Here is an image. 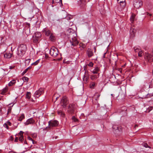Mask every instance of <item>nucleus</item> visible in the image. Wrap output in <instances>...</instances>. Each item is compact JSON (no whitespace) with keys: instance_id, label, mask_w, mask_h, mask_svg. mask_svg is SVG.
Segmentation results:
<instances>
[{"instance_id":"nucleus-63","label":"nucleus","mask_w":153,"mask_h":153,"mask_svg":"<svg viewBox=\"0 0 153 153\" xmlns=\"http://www.w3.org/2000/svg\"><path fill=\"white\" fill-rule=\"evenodd\" d=\"M149 15H150V16H151V14H149Z\"/></svg>"},{"instance_id":"nucleus-53","label":"nucleus","mask_w":153,"mask_h":153,"mask_svg":"<svg viewBox=\"0 0 153 153\" xmlns=\"http://www.w3.org/2000/svg\"><path fill=\"white\" fill-rule=\"evenodd\" d=\"M24 143L26 144H27V142L26 141H25L24 142Z\"/></svg>"},{"instance_id":"nucleus-14","label":"nucleus","mask_w":153,"mask_h":153,"mask_svg":"<svg viewBox=\"0 0 153 153\" xmlns=\"http://www.w3.org/2000/svg\"><path fill=\"white\" fill-rule=\"evenodd\" d=\"M113 128L115 131H120L122 130V127L121 126H119L117 125H114L113 126Z\"/></svg>"},{"instance_id":"nucleus-57","label":"nucleus","mask_w":153,"mask_h":153,"mask_svg":"<svg viewBox=\"0 0 153 153\" xmlns=\"http://www.w3.org/2000/svg\"><path fill=\"white\" fill-rule=\"evenodd\" d=\"M31 101H32V102H33V101H34V100H33V99H31Z\"/></svg>"},{"instance_id":"nucleus-56","label":"nucleus","mask_w":153,"mask_h":153,"mask_svg":"<svg viewBox=\"0 0 153 153\" xmlns=\"http://www.w3.org/2000/svg\"><path fill=\"white\" fill-rule=\"evenodd\" d=\"M55 96H54L53 97V99H54V98H55Z\"/></svg>"},{"instance_id":"nucleus-30","label":"nucleus","mask_w":153,"mask_h":153,"mask_svg":"<svg viewBox=\"0 0 153 153\" xmlns=\"http://www.w3.org/2000/svg\"><path fill=\"white\" fill-rule=\"evenodd\" d=\"M35 36L36 37H37L38 38H40L41 36V34L40 32H37L35 33Z\"/></svg>"},{"instance_id":"nucleus-42","label":"nucleus","mask_w":153,"mask_h":153,"mask_svg":"<svg viewBox=\"0 0 153 153\" xmlns=\"http://www.w3.org/2000/svg\"><path fill=\"white\" fill-rule=\"evenodd\" d=\"M27 139L29 140H31L32 141L33 143L34 144V142L33 140H32V139L30 137H27Z\"/></svg>"},{"instance_id":"nucleus-11","label":"nucleus","mask_w":153,"mask_h":153,"mask_svg":"<svg viewBox=\"0 0 153 153\" xmlns=\"http://www.w3.org/2000/svg\"><path fill=\"white\" fill-rule=\"evenodd\" d=\"M42 31L47 36H49L51 34L50 30L46 28H44Z\"/></svg>"},{"instance_id":"nucleus-61","label":"nucleus","mask_w":153,"mask_h":153,"mask_svg":"<svg viewBox=\"0 0 153 153\" xmlns=\"http://www.w3.org/2000/svg\"><path fill=\"white\" fill-rule=\"evenodd\" d=\"M94 85H95V84H93V85H93V86H94Z\"/></svg>"},{"instance_id":"nucleus-20","label":"nucleus","mask_w":153,"mask_h":153,"mask_svg":"<svg viewBox=\"0 0 153 153\" xmlns=\"http://www.w3.org/2000/svg\"><path fill=\"white\" fill-rule=\"evenodd\" d=\"M16 82V80H13L10 81L8 83V86H11L13 85Z\"/></svg>"},{"instance_id":"nucleus-29","label":"nucleus","mask_w":153,"mask_h":153,"mask_svg":"<svg viewBox=\"0 0 153 153\" xmlns=\"http://www.w3.org/2000/svg\"><path fill=\"white\" fill-rule=\"evenodd\" d=\"M25 118V116L23 114H22L21 116L18 119V120L21 121H22L23 119H24Z\"/></svg>"},{"instance_id":"nucleus-31","label":"nucleus","mask_w":153,"mask_h":153,"mask_svg":"<svg viewBox=\"0 0 153 153\" xmlns=\"http://www.w3.org/2000/svg\"><path fill=\"white\" fill-rule=\"evenodd\" d=\"M28 79H29L28 78L25 76L23 77L22 78V79L24 82H27L28 80Z\"/></svg>"},{"instance_id":"nucleus-46","label":"nucleus","mask_w":153,"mask_h":153,"mask_svg":"<svg viewBox=\"0 0 153 153\" xmlns=\"http://www.w3.org/2000/svg\"><path fill=\"white\" fill-rule=\"evenodd\" d=\"M18 137H16L14 141L15 142H18Z\"/></svg>"},{"instance_id":"nucleus-50","label":"nucleus","mask_w":153,"mask_h":153,"mask_svg":"<svg viewBox=\"0 0 153 153\" xmlns=\"http://www.w3.org/2000/svg\"><path fill=\"white\" fill-rule=\"evenodd\" d=\"M9 153H16L14 152H9Z\"/></svg>"},{"instance_id":"nucleus-43","label":"nucleus","mask_w":153,"mask_h":153,"mask_svg":"<svg viewBox=\"0 0 153 153\" xmlns=\"http://www.w3.org/2000/svg\"><path fill=\"white\" fill-rule=\"evenodd\" d=\"M93 63L92 62H90L88 65L89 66L92 67L93 65Z\"/></svg>"},{"instance_id":"nucleus-6","label":"nucleus","mask_w":153,"mask_h":153,"mask_svg":"<svg viewBox=\"0 0 153 153\" xmlns=\"http://www.w3.org/2000/svg\"><path fill=\"white\" fill-rule=\"evenodd\" d=\"M76 108V105L74 104L69 105L68 108V111L71 114L74 113Z\"/></svg>"},{"instance_id":"nucleus-52","label":"nucleus","mask_w":153,"mask_h":153,"mask_svg":"<svg viewBox=\"0 0 153 153\" xmlns=\"http://www.w3.org/2000/svg\"><path fill=\"white\" fill-rule=\"evenodd\" d=\"M138 126L137 125H136L134 126V127L135 128L136 127H137Z\"/></svg>"},{"instance_id":"nucleus-2","label":"nucleus","mask_w":153,"mask_h":153,"mask_svg":"<svg viewBox=\"0 0 153 153\" xmlns=\"http://www.w3.org/2000/svg\"><path fill=\"white\" fill-rule=\"evenodd\" d=\"M27 48L26 46L24 44L20 45L18 48V55L19 57H22L25 53Z\"/></svg>"},{"instance_id":"nucleus-44","label":"nucleus","mask_w":153,"mask_h":153,"mask_svg":"<svg viewBox=\"0 0 153 153\" xmlns=\"http://www.w3.org/2000/svg\"><path fill=\"white\" fill-rule=\"evenodd\" d=\"M11 107L9 108L7 110V114L11 112Z\"/></svg>"},{"instance_id":"nucleus-47","label":"nucleus","mask_w":153,"mask_h":153,"mask_svg":"<svg viewBox=\"0 0 153 153\" xmlns=\"http://www.w3.org/2000/svg\"><path fill=\"white\" fill-rule=\"evenodd\" d=\"M32 137H37V134H32Z\"/></svg>"},{"instance_id":"nucleus-12","label":"nucleus","mask_w":153,"mask_h":153,"mask_svg":"<svg viewBox=\"0 0 153 153\" xmlns=\"http://www.w3.org/2000/svg\"><path fill=\"white\" fill-rule=\"evenodd\" d=\"M86 53L87 55L89 57H90L92 56H93L94 55V53L91 50V49L88 48L87 51H86Z\"/></svg>"},{"instance_id":"nucleus-37","label":"nucleus","mask_w":153,"mask_h":153,"mask_svg":"<svg viewBox=\"0 0 153 153\" xmlns=\"http://www.w3.org/2000/svg\"><path fill=\"white\" fill-rule=\"evenodd\" d=\"M50 38L51 41H53L54 40V36L52 34H51L50 35Z\"/></svg>"},{"instance_id":"nucleus-19","label":"nucleus","mask_w":153,"mask_h":153,"mask_svg":"<svg viewBox=\"0 0 153 153\" xmlns=\"http://www.w3.org/2000/svg\"><path fill=\"white\" fill-rule=\"evenodd\" d=\"M120 6L122 7V10L123 9L126 5L125 0L123 1H120Z\"/></svg>"},{"instance_id":"nucleus-4","label":"nucleus","mask_w":153,"mask_h":153,"mask_svg":"<svg viewBox=\"0 0 153 153\" xmlns=\"http://www.w3.org/2000/svg\"><path fill=\"white\" fill-rule=\"evenodd\" d=\"M48 124L49 126L45 128H44L43 130L45 131L51 127L57 126L58 124V122L56 120H51L48 122Z\"/></svg>"},{"instance_id":"nucleus-51","label":"nucleus","mask_w":153,"mask_h":153,"mask_svg":"<svg viewBox=\"0 0 153 153\" xmlns=\"http://www.w3.org/2000/svg\"><path fill=\"white\" fill-rule=\"evenodd\" d=\"M27 25H28V27H30V24H29V23H27Z\"/></svg>"},{"instance_id":"nucleus-49","label":"nucleus","mask_w":153,"mask_h":153,"mask_svg":"<svg viewBox=\"0 0 153 153\" xmlns=\"http://www.w3.org/2000/svg\"><path fill=\"white\" fill-rule=\"evenodd\" d=\"M8 124H9L10 126L11 125V123L10 122H8Z\"/></svg>"},{"instance_id":"nucleus-54","label":"nucleus","mask_w":153,"mask_h":153,"mask_svg":"<svg viewBox=\"0 0 153 153\" xmlns=\"http://www.w3.org/2000/svg\"><path fill=\"white\" fill-rule=\"evenodd\" d=\"M69 19H71L72 18V17L71 16V17H69Z\"/></svg>"},{"instance_id":"nucleus-32","label":"nucleus","mask_w":153,"mask_h":153,"mask_svg":"<svg viewBox=\"0 0 153 153\" xmlns=\"http://www.w3.org/2000/svg\"><path fill=\"white\" fill-rule=\"evenodd\" d=\"M30 93L29 92H27L26 96V97L27 99H30Z\"/></svg>"},{"instance_id":"nucleus-38","label":"nucleus","mask_w":153,"mask_h":153,"mask_svg":"<svg viewBox=\"0 0 153 153\" xmlns=\"http://www.w3.org/2000/svg\"><path fill=\"white\" fill-rule=\"evenodd\" d=\"M30 59H27L25 60V63L26 65H28L30 63Z\"/></svg>"},{"instance_id":"nucleus-7","label":"nucleus","mask_w":153,"mask_h":153,"mask_svg":"<svg viewBox=\"0 0 153 153\" xmlns=\"http://www.w3.org/2000/svg\"><path fill=\"white\" fill-rule=\"evenodd\" d=\"M68 100L67 97H63L61 100V103L62 105L63 108H65L68 103Z\"/></svg>"},{"instance_id":"nucleus-28","label":"nucleus","mask_w":153,"mask_h":153,"mask_svg":"<svg viewBox=\"0 0 153 153\" xmlns=\"http://www.w3.org/2000/svg\"><path fill=\"white\" fill-rule=\"evenodd\" d=\"M25 32L27 35L29 34L30 32V29L28 28L25 29Z\"/></svg>"},{"instance_id":"nucleus-24","label":"nucleus","mask_w":153,"mask_h":153,"mask_svg":"<svg viewBox=\"0 0 153 153\" xmlns=\"http://www.w3.org/2000/svg\"><path fill=\"white\" fill-rule=\"evenodd\" d=\"M138 56L139 57H141L143 55L144 53L142 51L140 50L138 52Z\"/></svg>"},{"instance_id":"nucleus-62","label":"nucleus","mask_w":153,"mask_h":153,"mask_svg":"<svg viewBox=\"0 0 153 153\" xmlns=\"http://www.w3.org/2000/svg\"><path fill=\"white\" fill-rule=\"evenodd\" d=\"M144 85H145L146 86V84H144Z\"/></svg>"},{"instance_id":"nucleus-64","label":"nucleus","mask_w":153,"mask_h":153,"mask_svg":"<svg viewBox=\"0 0 153 153\" xmlns=\"http://www.w3.org/2000/svg\"><path fill=\"white\" fill-rule=\"evenodd\" d=\"M60 153H62V152H60Z\"/></svg>"},{"instance_id":"nucleus-33","label":"nucleus","mask_w":153,"mask_h":153,"mask_svg":"<svg viewBox=\"0 0 153 153\" xmlns=\"http://www.w3.org/2000/svg\"><path fill=\"white\" fill-rule=\"evenodd\" d=\"M91 78L92 80H94L97 78V76L96 75H91Z\"/></svg>"},{"instance_id":"nucleus-40","label":"nucleus","mask_w":153,"mask_h":153,"mask_svg":"<svg viewBox=\"0 0 153 153\" xmlns=\"http://www.w3.org/2000/svg\"><path fill=\"white\" fill-rule=\"evenodd\" d=\"M143 146H144V147H145L146 148L149 147V148H150V146H149L146 143H143Z\"/></svg>"},{"instance_id":"nucleus-21","label":"nucleus","mask_w":153,"mask_h":153,"mask_svg":"<svg viewBox=\"0 0 153 153\" xmlns=\"http://www.w3.org/2000/svg\"><path fill=\"white\" fill-rule=\"evenodd\" d=\"M100 96V94L98 93H96L94 95V98L97 101L99 99V98Z\"/></svg>"},{"instance_id":"nucleus-41","label":"nucleus","mask_w":153,"mask_h":153,"mask_svg":"<svg viewBox=\"0 0 153 153\" xmlns=\"http://www.w3.org/2000/svg\"><path fill=\"white\" fill-rule=\"evenodd\" d=\"M88 77L87 76H84V77L83 78V80L86 81L88 80Z\"/></svg>"},{"instance_id":"nucleus-59","label":"nucleus","mask_w":153,"mask_h":153,"mask_svg":"<svg viewBox=\"0 0 153 153\" xmlns=\"http://www.w3.org/2000/svg\"><path fill=\"white\" fill-rule=\"evenodd\" d=\"M58 98V97H56V100H57V99Z\"/></svg>"},{"instance_id":"nucleus-5","label":"nucleus","mask_w":153,"mask_h":153,"mask_svg":"<svg viewBox=\"0 0 153 153\" xmlns=\"http://www.w3.org/2000/svg\"><path fill=\"white\" fill-rule=\"evenodd\" d=\"M133 5L135 8L138 9L143 5V2L141 0H135L134 2Z\"/></svg>"},{"instance_id":"nucleus-3","label":"nucleus","mask_w":153,"mask_h":153,"mask_svg":"<svg viewBox=\"0 0 153 153\" xmlns=\"http://www.w3.org/2000/svg\"><path fill=\"white\" fill-rule=\"evenodd\" d=\"M59 52L57 48L52 46L50 51V54L53 57H56L58 54Z\"/></svg>"},{"instance_id":"nucleus-9","label":"nucleus","mask_w":153,"mask_h":153,"mask_svg":"<svg viewBox=\"0 0 153 153\" xmlns=\"http://www.w3.org/2000/svg\"><path fill=\"white\" fill-rule=\"evenodd\" d=\"M35 122V121L33 118H31L27 120V121L24 123L25 125H27L30 124H33Z\"/></svg>"},{"instance_id":"nucleus-10","label":"nucleus","mask_w":153,"mask_h":153,"mask_svg":"<svg viewBox=\"0 0 153 153\" xmlns=\"http://www.w3.org/2000/svg\"><path fill=\"white\" fill-rule=\"evenodd\" d=\"M136 32V30L134 27H131L130 30V33L131 36L132 37H134Z\"/></svg>"},{"instance_id":"nucleus-60","label":"nucleus","mask_w":153,"mask_h":153,"mask_svg":"<svg viewBox=\"0 0 153 153\" xmlns=\"http://www.w3.org/2000/svg\"><path fill=\"white\" fill-rule=\"evenodd\" d=\"M6 89H5V91L4 92V93H5L6 91Z\"/></svg>"},{"instance_id":"nucleus-58","label":"nucleus","mask_w":153,"mask_h":153,"mask_svg":"<svg viewBox=\"0 0 153 153\" xmlns=\"http://www.w3.org/2000/svg\"><path fill=\"white\" fill-rule=\"evenodd\" d=\"M148 86H149V88H150V85H149Z\"/></svg>"},{"instance_id":"nucleus-26","label":"nucleus","mask_w":153,"mask_h":153,"mask_svg":"<svg viewBox=\"0 0 153 153\" xmlns=\"http://www.w3.org/2000/svg\"><path fill=\"white\" fill-rule=\"evenodd\" d=\"M140 48L139 47L137 46L134 48V51L136 52H138L140 50Z\"/></svg>"},{"instance_id":"nucleus-34","label":"nucleus","mask_w":153,"mask_h":153,"mask_svg":"<svg viewBox=\"0 0 153 153\" xmlns=\"http://www.w3.org/2000/svg\"><path fill=\"white\" fill-rule=\"evenodd\" d=\"M153 107L152 106H149L147 109L146 111L148 112H149L153 109Z\"/></svg>"},{"instance_id":"nucleus-36","label":"nucleus","mask_w":153,"mask_h":153,"mask_svg":"<svg viewBox=\"0 0 153 153\" xmlns=\"http://www.w3.org/2000/svg\"><path fill=\"white\" fill-rule=\"evenodd\" d=\"M39 60H38L34 62H33L31 64V65H37L38 63L39 62Z\"/></svg>"},{"instance_id":"nucleus-16","label":"nucleus","mask_w":153,"mask_h":153,"mask_svg":"<svg viewBox=\"0 0 153 153\" xmlns=\"http://www.w3.org/2000/svg\"><path fill=\"white\" fill-rule=\"evenodd\" d=\"M12 54L10 53H6L4 54V57L5 58L10 59L12 56Z\"/></svg>"},{"instance_id":"nucleus-13","label":"nucleus","mask_w":153,"mask_h":153,"mask_svg":"<svg viewBox=\"0 0 153 153\" xmlns=\"http://www.w3.org/2000/svg\"><path fill=\"white\" fill-rule=\"evenodd\" d=\"M23 132L22 131H20L18 135V137H19V140L21 142H22L24 140L23 136Z\"/></svg>"},{"instance_id":"nucleus-22","label":"nucleus","mask_w":153,"mask_h":153,"mask_svg":"<svg viewBox=\"0 0 153 153\" xmlns=\"http://www.w3.org/2000/svg\"><path fill=\"white\" fill-rule=\"evenodd\" d=\"M31 68V66H29L25 69L24 71L22 73V75H24L27 71L30 69Z\"/></svg>"},{"instance_id":"nucleus-8","label":"nucleus","mask_w":153,"mask_h":153,"mask_svg":"<svg viewBox=\"0 0 153 153\" xmlns=\"http://www.w3.org/2000/svg\"><path fill=\"white\" fill-rule=\"evenodd\" d=\"M43 93V90L41 88L39 89L38 91H36L35 94L36 95L35 97H39Z\"/></svg>"},{"instance_id":"nucleus-45","label":"nucleus","mask_w":153,"mask_h":153,"mask_svg":"<svg viewBox=\"0 0 153 153\" xmlns=\"http://www.w3.org/2000/svg\"><path fill=\"white\" fill-rule=\"evenodd\" d=\"M4 126L7 129H8V128H9V127L7 125V124H6V123H5L4 125Z\"/></svg>"},{"instance_id":"nucleus-23","label":"nucleus","mask_w":153,"mask_h":153,"mask_svg":"<svg viewBox=\"0 0 153 153\" xmlns=\"http://www.w3.org/2000/svg\"><path fill=\"white\" fill-rule=\"evenodd\" d=\"M135 16V15L134 14H132L130 18V20L131 23H133L134 21V19Z\"/></svg>"},{"instance_id":"nucleus-17","label":"nucleus","mask_w":153,"mask_h":153,"mask_svg":"<svg viewBox=\"0 0 153 153\" xmlns=\"http://www.w3.org/2000/svg\"><path fill=\"white\" fill-rule=\"evenodd\" d=\"M79 4L80 7L83 8L86 5V2L85 0H81Z\"/></svg>"},{"instance_id":"nucleus-1","label":"nucleus","mask_w":153,"mask_h":153,"mask_svg":"<svg viewBox=\"0 0 153 153\" xmlns=\"http://www.w3.org/2000/svg\"><path fill=\"white\" fill-rule=\"evenodd\" d=\"M67 33L71 45L73 46H76L78 44L79 42L76 38L77 35L75 31L70 28L67 30Z\"/></svg>"},{"instance_id":"nucleus-39","label":"nucleus","mask_w":153,"mask_h":153,"mask_svg":"<svg viewBox=\"0 0 153 153\" xmlns=\"http://www.w3.org/2000/svg\"><path fill=\"white\" fill-rule=\"evenodd\" d=\"M31 9L32 10H33V8L35 7V4L33 2H32L31 3Z\"/></svg>"},{"instance_id":"nucleus-18","label":"nucleus","mask_w":153,"mask_h":153,"mask_svg":"<svg viewBox=\"0 0 153 153\" xmlns=\"http://www.w3.org/2000/svg\"><path fill=\"white\" fill-rule=\"evenodd\" d=\"M100 70V68L98 67H96L93 70L92 72L94 74H97L99 71Z\"/></svg>"},{"instance_id":"nucleus-48","label":"nucleus","mask_w":153,"mask_h":153,"mask_svg":"<svg viewBox=\"0 0 153 153\" xmlns=\"http://www.w3.org/2000/svg\"><path fill=\"white\" fill-rule=\"evenodd\" d=\"M94 52H95L96 51V48L95 47H94Z\"/></svg>"},{"instance_id":"nucleus-25","label":"nucleus","mask_w":153,"mask_h":153,"mask_svg":"<svg viewBox=\"0 0 153 153\" xmlns=\"http://www.w3.org/2000/svg\"><path fill=\"white\" fill-rule=\"evenodd\" d=\"M39 38H38L37 37H36L35 36V37H33V42L35 43L39 41Z\"/></svg>"},{"instance_id":"nucleus-15","label":"nucleus","mask_w":153,"mask_h":153,"mask_svg":"<svg viewBox=\"0 0 153 153\" xmlns=\"http://www.w3.org/2000/svg\"><path fill=\"white\" fill-rule=\"evenodd\" d=\"M56 3L57 4H59L60 6H61L62 4V0H53L52 1V4Z\"/></svg>"},{"instance_id":"nucleus-55","label":"nucleus","mask_w":153,"mask_h":153,"mask_svg":"<svg viewBox=\"0 0 153 153\" xmlns=\"http://www.w3.org/2000/svg\"><path fill=\"white\" fill-rule=\"evenodd\" d=\"M82 48H84L85 47V45H82Z\"/></svg>"},{"instance_id":"nucleus-27","label":"nucleus","mask_w":153,"mask_h":153,"mask_svg":"<svg viewBox=\"0 0 153 153\" xmlns=\"http://www.w3.org/2000/svg\"><path fill=\"white\" fill-rule=\"evenodd\" d=\"M72 122H76L78 121V120L74 116H73L72 117Z\"/></svg>"},{"instance_id":"nucleus-35","label":"nucleus","mask_w":153,"mask_h":153,"mask_svg":"<svg viewBox=\"0 0 153 153\" xmlns=\"http://www.w3.org/2000/svg\"><path fill=\"white\" fill-rule=\"evenodd\" d=\"M58 114L59 115H61V116L62 117H63L65 115L61 111H58Z\"/></svg>"}]
</instances>
